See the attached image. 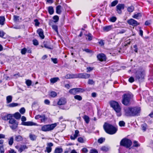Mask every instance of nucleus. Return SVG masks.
I'll return each instance as SVG.
<instances>
[{
    "mask_svg": "<svg viewBox=\"0 0 153 153\" xmlns=\"http://www.w3.org/2000/svg\"><path fill=\"white\" fill-rule=\"evenodd\" d=\"M116 7L117 13L119 14H120L122 13L121 10L124 8L125 5L123 4H118Z\"/></svg>",
    "mask_w": 153,
    "mask_h": 153,
    "instance_id": "nucleus-10",
    "label": "nucleus"
},
{
    "mask_svg": "<svg viewBox=\"0 0 153 153\" xmlns=\"http://www.w3.org/2000/svg\"><path fill=\"white\" fill-rule=\"evenodd\" d=\"M26 84L27 86H30L32 84V82L30 80H27L26 81Z\"/></svg>",
    "mask_w": 153,
    "mask_h": 153,
    "instance_id": "nucleus-50",
    "label": "nucleus"
},
{
    "mask_svg": "<svg viewBox=\"0 0 153 153\" xmlns=\"http://www.w3.org/2000/svg\"><path fill=\"white\" fill-rule=\"evenodd\" d=\"M25 110L24 108H21L19 110V112L21 114H23L25 112Z\"/></svg>",
    "mask_w": 153,
    "mask_h": 153,
    "instance_id": "nucleus-55",
    "label": "nucleus"
},
{
    "mask_svg": "<svg viewBox=\"0 0 153 153\" xmlns=\"http://www.w3.org/2000/svg\"><path fill=\"white\" fill-rule=\"evenodd\" d=\"M134 81V78L133 77H131L128 79V81L131 83L133 82Z\"/></svg>",
    "mask_w": 153,
    "mask_h": 153,
    "instance_id": "nucleus-60",
    "label": "nucleus"
},
{
    "mask_svg": "<svg viewBox=\"0 0 153 153\" xmlns=\"http://www.w3.org/2000/svg\"><path fill=\"white\" fill-rule=\"evenodd\" d=\"M133 97L131 94H125L123 96L122 103L125 105H127L129 104L130 100Z\"/></svg>",
    "mask_w": 153,
    "mask_h": 153,
    "instance_id": "nucleus-4",
    "label": "nucleus"
},
{
    "mask_svg": "<svg viewBox=\"0 0 153 153\" xmlns=\"http://www.w3.org/2000/svg\"><path fill=\"white\" fill-rule=\"evenodd\" d=\"M78 74H67L65 76L67 79L78 78Z\"/></svg>",
    "mask_w": 153,
    "mask_h": 153,
    "instance_id": "nucleus-15",
    "label": "nucleus"
},
{
    "mask_svg": "<svg viewBox=\"0 0 153 153\" xmlns=\"http://www.w3.org/2000/svg\"><path fill=\"white\" fill-rule=\"evenodd\" d=\"M97 57L98 59L101 62L105 61L106 59L105 55L102 53L98 54L97 56Z\"/></svg>",
    "mask_w": 153,
    "mask_h": 153,
    "instance_id": "nucleus-13",
    "label": "nucleus"
},
{
    "mask_svg": "<svg viewBox=\"0 0 153 153\" xmlns=\"http://www.w3.org/2000/svg\"><path fill=\"white\" fill-rule=\"evenodd\" d=\"M141 127L142 128V130L144 131H145L146 130L147 128V125L146 124H144L141 125Z\"/></svg>",
    "mask_w": 153,
    "mask_h": 153,
    "instance_id": "nucleus-48",
    "label": "nucleus"
},
{
    "mask_svg": "<svg viewBox=\"0 0 153 153\" xmlns=\"http://www.w3.org/2000/svg\"><path fill=\"white\" fill-rule=\"evenodd\" d=\"M66 103V99L64 98H60L59 101L57 102V104L58 105H64Z\"/></svg>",
    "mask_w": 153,
    "mask_h": 153,
    "instance_id": "nucleus-18",
    "label": "nucleus"
},
{
    "mask_svg": "<svg viewBox=\"0 0 153 153\" xmlns=\"http://www.w3.org/2000/svg\"><path fill=\"white\" fill-rule=\"evenodd\" d=\"M77 140L80 143H83L84 142L83 139L81 137H79L78 138Z\"/></svg>",
    "mask_w": 153,
    "mask_h": 153,
    "instance_id": "nucleus-58",
    "label": "nucleus"
},
{
    "mask_svg": "<svg viewBox=\"0 0 153 153\" xmlns=\"http://www.w3.org/2000/svg\"><path fill=\"white\" fill-rule=\"evenodd\" d=\"M27 51V49L25 48H24L23 49H22L21 51V53L22 54H25Z\"/></svg>",
    "mask_w": 153,
    "mask_h": 153,
    "instance_id": "nucleus-54",
    "label": "nucleus"
},
{
    "mask_svg": "<svg viewBox=\"0 0 153 153\" xmlns=\"http://www.w3.org/2000/svg\"><path fill=\"white\" fill-rule=\"evenodd\" d=\"M134 9V7L133 6L129 7L127 8V10L129 12H132Z\"/></svg>",
    "mask_w": 153,
    "mask_h": 153,
    "instance_id": "nucleus-46",
    "label": "nucleus"
},
{
    "mask_svg": "<svg viewBox=\"0 0 153 153\" xmlns=\"http://www.w3.org/2000/svg\"><path fill=\"white\" fill-rule=\"evenodd\" d=\"M118 0H114L112 1L111 4V6L114 7L118 3Z\"/></svg>",
    "mask_w": 153,
    "mask_h": 153,
    "instance_id": "nucleus-41",
    "label": "nucleus"
},
{
    "mask_svg": "<svg viewBox=\"0 0 153 153\" xmlns=\"http://www.w3.org/2000/svg\"><path fill=\"white\" fill-rule=\"evenodd\" d=\"M124 110L125 115L131 117L139 115L141 111L140 108L137 106L126 107Z\"/></svg>",
    "mask_w": 153,
    "mask_h": 153,
    "instance_id": "nucleus-1",
    "label": "nucleus"
},
{
    "mask_svg": "<svg viewBox=\"0 0 153 153\" xmlns=\"http://www.w3.org/2000/svg\"><path fill=\"white\" fill-rule=\"evenodd\" d=\"M13 138L11 137L8 139V144L10 146H12L13 143Z\"/></svg>",
    "mask_w": 153,
    "mask_h": 153,
    "instance_id": "nucleus-32",
    "label": "nucleus"
},
{
    "mask_svg": "<svg viewBox=\"0 0 153 153\" xmlns=\"http://www.w3.org/2000/svg\"><path fill=\"white\" fill-rule=\"evenodd\" d=\"M78 78L88 79L90 77V75L87 73L78 74Z\"/></svg>",
    "mask_w": 153,
    "mask_h": 153,
    "instance_id": "nucleus-12",
    "label": "nucleus"
},
{
    "mask_svg": "<svg viewBox=\"0 0 153 153\" xmlns=\"http://www.w3.org/2000/svg\"><path fill=\"white\" fill-rule=\"evenodd\" d=\"M141 16L142 15L141 13H139L136 14H134L132 16V17L135 19H138L139 18H140Z\"/></svg>",
    "mask_w": 153,
    "mask_h": 153,
    "instance_id": "nucleus-27",
    "label": "nucleus"
},
{
    "mask_svg": "<svg viewBox=\"0 0 153 153\" xmlns=\"http://www.w3.org/2000/svg\"><path fill=\"white\" fill-rule=\"evenodd\" d=\"M79 131L78 130L75 131V134L73 135L70 136V139L71 140H75L79 136Z\"/></svg>",
    "mask_w": 153,
    "mask_h": 153,
    "instance_id": "nucleus-20",
    "label": "nucleus"
},
{
    "mask_svg": "<svg viewBox=\"0 0 153 153\" xmlns=\"http://www.w3.org/2000/svg\"><path fill=\"white\" fill-rule=\"evenodd\" d=\"M98 43L101 46H103L104 44V41L102 39L100 40V41L98 42Z\"/></svg>",
    "mask_w": 153,
    "mask_h": 153,
    "instance_id": "nucleus-63",
    "label": "nucleus"
},
{
    "mask_svg": "<svg viewBox=\"0 0 153 153\" xmlns=\"http://www.w3.org/2000/svg\"><path fill=\"white\" fill-rule=\"evenodd\" d=\"M16 148L17 149L19 152L21 153L24 151L25 149H27V146L26 145H22L20 147L18 146H16Z\"/></svg>",
    "mask_w": 153,
    "mask_h": 153,
    "instance_id": "nucleus-14",
    "label": "nucleus"
},
{
    "mask_svg": "<svg viewBox=\"0 0 153 153\" xmlns=\"http://www.w3.org/2000/svg\"><path fill=\"white\" fill-rule=\"evenodd\" d=\"M145 74V71L143 69H139L136 72L135 76L136 80H139L143 79Z\"/></svg>",
    "mask_w": 153,
    "mask_h": 153,
    "instance_id": "nucleus-6",
    "label": "nucleus"
},
{
    "mask_svg": "<svg viewBox=\"0 0 153 153\" xmlns=\"http://www.w3.org/2000/svg\"><path fill=\"white\" fill-rule=\"evenodd\" d=\"M83 118L87 123H89V118L88 116L85 115L83 117Z\"/></svg>",
    "mask_w": 153,
    "mask_h": 153,
    "instance_id": "nucleus-35",
    "label": "nucleus"
},
{
    "mask_svg": "<svg viewBox=\"0 0 153 153\" xmlns=\"http://www.w3.org/2000/svg\"><path fill=\"white\" fill-rule=\"evenodd\" d=\"M5 20V18L4 16H0V24L1 25H4Z\"/></svg>",
    "mask_w": 153,
    "mask_h": 153,
    "instance_id": "nucleus-34",
    "label": "nucleus"
},
{
    "mask_svg": "<svg viewBox=\"0 0 153 153\" xmlns=\"http://www.w3.org/2000/svg\"><path fill=\"white\" fill-rule=\"evenodd\" d=\"M89 153H98V152L96 149H93L90 151Z\"/></svg>",
    "mask_w": 153,
    "mask_h": 153,
    "instance_id": "nucleus-59",
    "label": "nucleus"
},
{
    "mask_svg": "<svg viewBox=\"0 0 153 153\" xmlns=\"http://www.w3.org/2000/svg\"><path fill=\"white\" fill-rule=\"evenodd\" d=\"M1 116L2 119L4 120H10L12 119L13 117V115L10 114H7L5 113H2L1 114Z\"/></svg>",
    "mask_w": 153,
    "mask_h": 153,
    "instance_id": "nucleus-9",
    "label": "nucleus"
},
{
    "mask_svg": "<svg viewBox=\"0 0 153 153\" xmlns=\"http://www.w3.org/2000/svg\"><path fill=\"white\" fill-rule=\"evenodd\" d=\"M86 36L87 37L86 38V39L88 41H91L92 40L93 36L91 33H88L86 35Z\"/></svg>",
    "mask_w": 153,
    "mask_h": 153,
    "instance_id": "nucleus-33",
    "label": "nucleus"
},
{
    "mask_svg": "<svg viewBox=\"0 0 153 153\" xmlns=\"http://www.w3.org/2000/svg\"><path fill=\"white\" fill-rule=\"evenodd\" d=\"M14 117L16 119H19L21 117V115L19 112H16L13 114Z\"/></svg>",
    "mask_w": 153,
    "mask_h": 153,
    "instance_id": "nucleus-30",
    "label": "nucleus"
},
{
    "mask_svg": "<svg viewBox=\"0 0 153 153\" xmlns=\"http://www.w3.org/2000/svg\"><path fill=\"white\" fill-rule=\"evenodd\" d=\"M29 137L31 140L34 141L36 140L37 136L34 134H30L29 135Z\"/></svg>",
    "mask_w": 153,
    "mask_h": 153,
    "instance_id": "nucleus-31",
    "label": "nucleus"
},
{
    "mask_svg": "<svg viewBox=\"0 0 153 153\" xmlns=\"http://www.w3.org/2000/svg\"><path fill=\"white\" fill-rule=\"evenodd\" d=\"M117 18L115 16L111 17L109 19V21L112 22H115Z\"/></svg>",
    "mask_w": 153,
    "mask_h": 153,
    "instance_id": "nucleus-44",
    "label": "nucleus"
},
{
    "mask_svg": "<svg viewBox=\"0 0 153 153\" xmlns=\"http://www.w3.org/2000/svg\"><path fill=\"white\" fill-rule=\"evenodd\" d=\"M120 144V146L128 148L131 146L132 142L130 140L124 138L121 140Z\"/></svg>",
    "mask_w": 153,
    "mask_h": 153,
    "instance_id": "nucleus-7",
    "label": "nucleus"
},
{
    "mask_svg": "<svg viewBox=\"0 0 153 153\" xmlns=\"http://www.w3.org/2000/svg\"><path fill=\"white\" fill-rule=\"evenodd\" d=\"M19 105V104L17 103L13 102L7 105V106L11 108L17 106Z\"/></svg>",
    "mask_w": 153,
    "mask_h": 153,
    "instance_id": "nucleus-28",
    "label": "nucleus"
},
{
    "mask_svg": "<svg viewBox=\"0 0 153 153\" xmlns=\"http://www.w3.org/2000/svg\"><path fill=\"white\" fill-rule=\"evenodd\" d=\"M23 125L26 126H41V125L38 124L36 123L31 121L25 122L24 123Z\"/></svg>",
    "mask_w": 153,
    "mask_h": 153,
    "instance_id": "nucleus-17",
    "label": "nucleus"
},
{
    "mask_svg": "<svg viewBox=\"0 0 153 153\" xmlns=\"http://www.w3.org/2000/svg\"><path fill=\"white\" fill-rule=\"evenodd\" d=\"M13 97L11 95L8 96L6 97V103L7 104L11 102L12 101Z\"/></svg>",
    "mask_w": 153,
    "mask_h": 153,
    "instance_id": "nucleus-25",
    "label": "nucleus"
},
{
    "mask_svg": "<svg viewBox=\"0 0 153 153\" xmlns=\"http://www.w3.org/2000/svg\"><path fill=\"white\" fill-rule=\"evenodd\" d=\"M82 151V152L84 153H87L88 151V150L86 148H83Z\"/></svg>",
    "mask_w": 153,
    "mask_h": 153,
    "instance_id": "nucleus-64",
    "label": "nucleus"
},
{
    "mask_svg": "<svg viewBox=\"0 0 153 153\" xmlns=\"http://www.w3.org/2000/svg\"><path fill=\"white\" fill-rule=\"evenodd\" d=\"M37 33L42 39L44 38L45 36L44 35L43 31L42 29L40 28L38 29L37 30Z\"/></svg>",
    "mask_w": 153,
    "mask_h": 153,
    "instance_id": "nucleus-19",
    "label": "nucleus"
},
{
    "mask_svg": "<svg viewBox=\"0 0 153 153\" xmlns=\"http://www.w3.org/2000/svg\"><path fill=\"white\" fill-rule=\"evenodd\" d=\"M53 144L52 143H49L47 144V147L46 148L45 152H47L48 153H50L52 150L51 147L53 146Z\"/></svg>",
    "mask_w": 153,
    "mask_h": 153,
    "instance_id": "nucleus-16",
    "label": "nucleus"
},
{
    "mask_svg": "<svg viewBox=\"0 0 153 153\" xmlns=\"http://www.w3.org/2000/svg\"><path fill=\"white\" fill-rule=\"evenodd\" d=\"M59 80V78L58 77H56L51 78L50 79V81L51 83L53 84Z\"/></svg>",
    "mask_w": 153,
    "mask_h": 153,
    "instance_id": "nucleus-23",
    "label": "nucleus"
},
{
    "mask_svg": "<svg viewBox=\"0 0 153 153\" xmlns=\"http://www.w3.org/2000/svg\"><path fill=\"white\" fill-rule=\"evenodd\" d=\"M52 28L57 33H58V26L56 25H53L52 26Z\"/></svg>",
    "mask_w": 153,
    "mask_h": 153,
    "instance_id": "nucleus-38",
    "label": "nucleus"
},
{
    "mask_svg": "<svg viewBox=\"0 0 153 153\" xmlns=\"http://www.w3.org/2000/svg\"><path fill=\"white\" fill-rule=\"evenodd\" d=\"M62 8V6L59 5L57 6L56 9V12L58 14H60L61 12V9Z\"/></svg>",
    "mask_w": 153,
    "mask_h": 153,
    "instance_id": "nucleus-24",
    "label": "nucleus"
},
{
    "mask_svg": "<svg viewBox=\"0 0 153 153\" xmlns=\"http://www.w3.org/2000/svg\"><path fill=\"white\" fill-rule=\"evenodd\" d=\"M47 120L45 115H42L41 118V122H45Z\"/></svg>",
    "mask_w": 153,
    "mask_h": 153,
    "instance_id": "nucleus-42",
    "label": "nucleus"
},
{
    "mask_svg": "<svg viewBox=\"0 0 153 153\" xmlns=\"http://www.w3.org/2000/svg\"><path fill=\"white\" fill-rule=\"evenodd\" d=\"M53 19L54 20L53 22L55 23H56L58 22L59 20V17L58 16L56 15L54 16L53 17Z\"/></svg>",
    "mask_w": 153,
    "mask_h": 153,
    "instance_id": "nucleus-40",
    "label": "nucleus"
},
{
    "mask_svg": "<svg viewBox=\"0 0 153 153\" xmlns=\"http://www.w3.org/2000/svg\"><path fill=\"white\" fill-rule=\"evenodd\" d=\"M13 20L15 22L18 21L19 20V16H17L16 15H14L13 16Z\"/></svg>",
    "mask_w": 153,
    "mask_h": 153,
    "instance_id": "nucleus-52",
    "label": "nucleus"
},
{
    "mask_svg": "<svg viewBox=\"0 0 153 153\" xmlns=\"http://www.w3.org/2000/svg\"><path fill=\"white\" fill-rule=\"evenodd\" d=\"M103 127L105 131L107 133L110 134H115L117 130L116 127L111 124L106 123L104 124Z\"/></svg>",
    "mask_w": 153,
    "mask_h": 153,
    "instance_id": "nucleus-2",
    "label": "nucleus"
},
{
    "mask_svg": "<svg viewBox=\"0 0 153 153\" xmlns=\"http://www.w3.org/2000/svg\"><path fill=\"white\" fill-rule=\"evenodd\" d=\"M109 149V148L107 146H102L100 149L104 152H107L108 151Z\"/></svg>",
    "mask_w": 153,
    "mask_h": 153,
    "instance_id": "nucleus-36",
    "label": "nucleus"
},
{
    "mask_svg": "<svg viewBox=\"0 0 153 153\" xmlns=\"http://www.w3.org/2000/svg\"><path fill=\"white\" fill-rule=\"evenodd\" d=\"M69 92L71 94L73 95H75L76 94V93L74 88L70 89L69 91Z\"/></svg>",
    "mask_w": 153,
    "mask_h": 153,
    "instance_id": "nucleus-45",
    "label": "nucleus"
},
{
    "mask_svg": "<svg viewBox=\"0 0 153 153\" xmlns=\"http://www.w3.org/2000/svg\"><path fill=\"white\" fill-rule=\"evenodd\" d=\"M23 139L22 136L19 135H15V140L17 142H20L23 141Z\"/></svg>",
    "mask_w": 153,
    "mask_h": 153,
    "instance_id": "nucleus-22",
    "label": "nucleus"
},
{
    "mask_svg": "<svg viewBox=\"0 0 153 153\" xmlns=\"http://www.w3.org/2000/svg\"><path fill=\"white\" fill-rule=\"evenodd\" d=\"M113 25H109L103 27V30L104 31L108 32L113 29Z\"/></svg>",
    "mask_w": 153,
    "mask_h": 153,
    "instance_id": "nucleus-21",
    "label": "nucleus"
},
{
    "mask_svg": "<svg viewBox=\"0 0 153 153\" xmlns=\"http://www.w3.org/2000/svg\"><path fill=\"white\" fill-rule=\"evenodd\" d=\"M4 151L3 146V145H1L0 146V153H4Z\"/></svg>",
    "mask_w": 153,
    "mask_h": 153,
    "instance_id": "nucleus-56",
    "label": "nucleus"
},
{
    "mask_svg": "<svg viewBox=\"0 0 153 153\" xmlns=\"http://www.w3.org/2000/svg\"><path fill=\"white\" fill-rule=\"evenodd\" d=\"M105 140V138L101 137L98 140V142L100 143H102Z\"/></svg>",
    "mask_w": 153,
    "mask_h": 153,
    "instance_id": "nucleus-49",
    "label": "nucleus"
},
{
    "mask_svg": "<svg viewBox=\"0 0 153 153\" xmlns=\"http://www.w3.org/2000/svg\"><path fill=\"white\" fill-rule=\"evenodd\" d=\"M117 33L118 34H122L125 33L126 30L124 29H121L120 30H117Z\"/></svg>",
    "mask_w": 153,
    "mask_h": 153,
    "instance_id": "nucleus-43",
    "label": "nucleus"
},
{
    "mask_svg": "<svg viewBox=\"0 0 153 153\" xmlns=\"http://www.w3.org/2000/svg\"><path fill=\"white\" fill-rule=\"evenodd\" d=\"M75 90L76 94L79 92H83L84 91L83 89L79 88H74Z\"/></svg>",
    "mask_w": 153,
    "mask_h": 153,
    "instance_id": "nucleus-37",
    "label": "nucleus"
},
{
    "mask_svg": "<svg viewBox=\"0 0 153 153\" xmlns=\"http://www.w3.org/2000/svg\"><path fill=\"white\" fill-rule=\"evenodd\" d=\"M48 12L50 15L53 14L54 13V10L53 7L52 6H50L48 8Z\"/></svg>",
    "mask_w": 153,
    "mask_h": 153,
    "instance_id": "nucleus-29",
    "label": "nucleus"
},
{
    "mask_svg": "<svg viewBox=\"0 0 153 153\" xmlns=\"http://www.w3.org/2000/svg\"><path fill=\"white\" fill-rule=\"evenodd\" d=\"M56 95L57 94L55 91H52L50 93V96L53 97H55Z\"/></svg>",
    "mask_w": 153,
    "mask_h": 153,
    "instance_id": "nucleus-47",
    "label": "nucleus"
},
{
    "mask_svg": "<svg viewBox=\"0 0 153 153\" xmlns=\"http://www.w3.org/2000/svg\"><path fill=\"white\" fill-rule=\"evenodd\" d=\"M58 123H55L51 124L45 125L42 127L41 130L45 132L51 131L57 126Z\"/></svg>",
    "mask_w": 153,
    "mask_h": 153,
    "instance_id": "nucleus-5",
    "label": "nucleus"
},
{
    "mask_svg": "<svg viewBox=\"0 0 153 153\" xmlns=\"http://www.w3.org/2000/svg\"><path fill=\"white\" fill-rule=\"evenodd\" d=\"M9 126L12 130H14L18 127V123L17 121L14 118L10 119L9 121Z\"/></svg>",
    "mask_w": 153,
    "mask_h": 153,
    "instance_id": "nucleus-8",
    "label": "nucleus"
},
{
    "mask_svg": "<svg viewBox=\"0 0 153 153\" xmlns=\"http://www.w3.org/2000/svg\"><path fill=\"white\" fill-rule=\"evenodd\" d=\"M62 152L63 149L62 148L57 147L54 150V153H62Z\"/></svg>",
    "mask_w": 153,
    "mask_h": 153,
    "instance_id": "nucleus-26",
    "label": "nucleus"
},
{
    "mask_svg": "<svg viewBox=\"0 0 153 153\" xmlns=\"http://www.w3.org/2000/svg\"><path fill=\"white\" fill-rule=\"evenodd\" d=\"M127 22L129 25L133 26H136L140 24L136 20L132 19L128 20Z\"/></svg>",
    "mask_w": 153,
    "mask_h": 153,
    "instance_id": "nucleus-11",
    "label": "nucleus"
},
{
    "mask_svg": "<svg viewBox=\"0 0 153 153\" xmlns=\"http://www.w3.org/2000/svg\"><path fill=\"white\" fill-rule=\"evenodd\" d=\"M119 126L121 127L124 126H125V123L124 121H121L119 122Z\"/></svg>",
    "mask_w": 153,
    "mask_h": 153,
    "instance_id": "nucleus-53",
    "label": "nucleus"
},
{
    "mask_svg": "<svg viewBox=\"0 0 153 153\" xmlns=\"http://www.w3.org/2000/svg\"><path fill=\"white\" fill-rule=\"evenodd\" d=\"M86 69L87 70V72H89L93 70V68L88 67H87Z\"/></svg>",
    "mask_w": 153,
    "mask_h": 153,
    "instance_id": "nucleus-61",
    "label": "nucleus"
},
{
    "mask_svg": "<svg viewBox=\"0 0 153 153\" xmlns=\"http://www.w3.org/2000/svg\"><path fill=\"white\" fill-rule=\"evenodd\" d=\"M33 44L35 45H37L39 44L37 40L36 39H34L33 40Z\"/></svg>",
    "mask_w": 153,
    "mask_h": 153,
    "instance_id": "nucleus-62",
    "label": "nucleus"
},
{
    "mask_svg": "<svg viewBox=\"0 0 153 153\" xmlns=\"http://www.w3.org/2000/svg\"><path fill=\"white\" fill-rule=\"evenodd\" d=\"M134 145L133 146L135 147H138L140 146V145L136 141H134L133 142Z\"/></svg>",
    "mask_w": 153,
    "mask_h": 153,
    "instance_id": "nucleus-51",
    "label": "nucleus"
},
{
    "mask_svg": "<svg viewBox=\"0 0 153 153\" xmlns=\"http://www.w3.org/2000/svg\"><path fill=\"white\" fill-rule=\"evenodd\" d=\"M110 105L117 113V116L118 117L120 116L121 115V108L118 103L114 101H111Z\"/></svg>",
    "mask_w": 153,
    "mask_h": 153,
    "instance_id": "nucleus-3",
    "label": "nucleus"
},
{
    "mask_svg": "<svg viewBox=\"0 0 153 153\" xmlns=\"http://www.w3.org/2000/svg\"><path fill=\"white\" fill-rule=\"evenodd\" d=\"M74 97L75 99L79 101H81L82 100V97L80 95H76L74 96Z\"/></svg>",
    "mask_w": 153,
    "mask_h": 153,
    "instance_id": "nucleus-39",
    "label": "nucleus"
},
{
    "mask_svg": "<svg viewBox=\"0 0 153 153\" xmlns=\"http://www.w3.org/2000/svg\"><path fill=\"white\" fill-rule=\"evenodd\" d=\"M88 83L89 84L93 85L94 84V82L93 79H89L88 80Z\"/></svg>",
    "mask_w": 153,
    "mask_h": 153,
    "instance_id": "nucleus-57",
    "label": "nucleus"
}]
</instances>
